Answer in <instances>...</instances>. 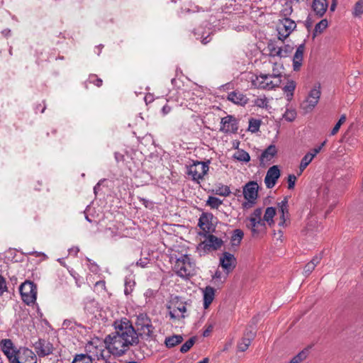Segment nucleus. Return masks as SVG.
<instances>
[{"label": "nucleus", "instance_id": "nucleus-38", "mask_svg": "<svg viewBox=\"0 0 363 363\" xmlns=\"http://www.w3.org/2000/svg\"><path fill=\"white\" fill-rule=\"evenodd\" d=\"M196 337H192L186 341L180 347V352L182 353L187 352L196 342Z\"/></svg>", "mask_w": 363, "mask_h": 363}, {"label": "nucleus", "instance_id": "nucleus-20", "mask_svg": "<svg viewBox=\"0 0 363 363\" xmlns=\"http://www.w3.org/2000/svg\"><path fill=\"white\" fill-rule=\"evenodd\" d=\"M227 99L232 103L242 106H245L249 101L246 95L238 90L230 92Z\"/></svg>", "mask_w": 363, "mask_h": 363}, {"label": "nucleus", "instance_id": "nucleus-17", "mask_svg": "<svg viewBox=\"0 0 363 363\" xmlns=\"http://www.w3.org/2000/svg\"><path fill=\"white\" fill-rule=\"evenodd\" d=\"M169 316L172 319L184 318L185 317L184 313L186 311V308L184 303L177 301L172 303V306H169Z\"/></svg>", "mask_w": 363, "mask_h": 363}, {"label": "nucleus", "instance_id": "nucleus-5", "mask_svg": "<svg viewBox=\"0 0 363 363\" xmlns=\"http://www.w3.org/2000/svg\"><path fill=\"white\" fill-rule=\"evenodd\" d=\"M135 331L139 336L146 340H150L154 336L155 328L148 315L145 313H140L135 320Z\"/></svg>", "mask_w": 363, "mask_h": 363}, {"label": "nucleus", "instance_id": "nucleus-9", "mask_svg": "<svg viewBox=\"0 0 363 363\" xmlns=\"http://www.w3.org/2000/svg\"><path fill=\"white\" fill-rule=\"evenodd\" d=\"M22 300L27 305L33 304L35 302L37 298L36 285L30 281H26L19 288Z\"/></svg>", "mask_w": 363, "mask_h": 363}, {"label": "nucleus", "instance_id": "nucleus-62", "mask_svg": "<svg viewBox=\"0 0 363 363\" xmlns=\"http://www.w3.org/2000/svg\"><path fill=\"white\" fill-rule=\"evenodd\" d=\"M6 288L5 279L0 275V291Z\"/></svg>", "mask_w": 363, "mask_h": 363}, {"label": "nucleus", "instance_id": "nucleus-43", "mask_svg": "<svg viewBox=\"0 0 363 363\" xmlns=\"http://www.w3.org/2000/svg\"><path fill=\"white\" fill-rule=\"evenodd\" d=\"M328 21L326 19H322L319 23H318L314 28V32L315 33H322L327 27H328Z\"/></svg>", "mask_w": 363, "mask_h": 363}, {"label": "nucleus", "instance_id": "nucleus-41", "mask_svg": "<svg viewBox=\"0 0 363 363\" xmlns=\"http://www.w3.org/2000/svg\"><path fill=\"white\" fill-rule=\"evenodd\" d=\"M222 201L217 197L215 196H208V199L206 201L208 206H209L211 208H218L221 204Z\"/></svg>", "mask_w": 363, "mask_h": 363}, {"label": "nucleus", "instance_id": "nucleus-15", "mask_svg": "<svg viewBox=\"0 0 363 363\" xmlns=\"http://www.w3.org/2000/svg\"><path fill=\"white\" fill-rule=\"evenodd\" d=\"M34 347L38 357H45L52 353L53 345L49 341L39 339L35 344Z\"/></svg>", "mask_w": 363, "mask_h": 363}, {"label": "nucleus", "instance_id": "nucleus-63", "mask_svg": "<svg viewBox=\"0 0 363 363\" xmlns=\"http://www.w3.org/2000/svg\"><path fill=\"white\" fill-rule=\"evenodd\" d=\"M1 33L2 35H4V36L7 37L9 35H10V33H11V30L10 29H4L1 31Z\"/></svg>", "mask_w": 363, "mask_h": 363}, {"label": "nucleus", "instance_id": "nucleus-51", "mask_svg": "<svg viewBox=\"0 0 363 363\" xmlns=\"http://www.w3.org/2000/svg\"><path fill=\"white\" fill-rule=\"evenodd\" d=\"M213 327H214V325L213 323L207 324L205 326L206 328L203 332V336L208 337L210 335V333H211V331L213 330Z\"/></svg>", "mask_w": 363, "mask_h": 363}, {"label": "nucleus", "instance_id": "nucleus-60", "mask_svg": "<svg viewBox=\"0 0 363 363\" xmlns=\"http://www.w3.org/2000/svg\"><path fill=\"white\" fill-rule=\"evenodd\" d=\"M79 251V249L78 247H74L69 250V254L74 255V256H77Z\"/></svg>", "mask_w": 363, "mask_h": 363}, {"label": "nucleus", "instance_id": "nucleus-42", "mask_svg": "<svg viewBox=\"0 0 363 363\" xmlns=\"http://www.w3.org/2000/svg\"><path fill=\"white\" fill-rule=\"evenodd\" d=\"M283 118L289 121L292 122L296 118V111L294 108H287L283 115Z\"/></svg>", "mask_w": 363, "mask_h": 363}, {"label": "nucleus", "instance_id": "nucleus-7", "mask_svg": "<svg viewBox=\"0 0 363 363\" xmlns=\"http://www.w3.org/2000/svg\"><path fill=\"white\" fill-rule=\"evenodd\" d=\"M208 164L209 162L194 161L191 164L187 166L186 174L194 182L199 184L207 174L209 169Z\"/></svg>", "mask_w": 363, "mask_h": 363}, {"label": "nucleus", "instance_id": "nucleus-49", "mask_svg": "<svg viewBox=\"0 0 363 363\" xmlns=\"http://www.w3.org/2000/svg\"><path fill=\"white\" fill-rule=\"evenodd\" d=\"M138 199H139L140 202L143 206H145V208H153L154 203H153L152 201H150L148 199H146L145 198H142V197H138Z\"/></svg>", "mask_w": 363, "mask_h": 363}, {"label": "nucleus", "instance_id": "nucleus-47", "mask_svg": "<svg viewBox=\"0 0 363 363\" xmlns=\"http://www.w3.org/2000/svg\"><path fill=\"white\" fill-rule=\"evenodd\" d=\"M150 264V259L147 257L140 259L135 262V265L142 268H145Z\"/></svg>", "mask_w": 363, "mask_h": 363}, {"label": "nucleus", "instance_id": "nucleus-24", "mask_svg": "<svg viewBox=\"0 0 363 363\" xmlns=\"http://www.w3.org/2000/svg\"><path fill=\"white\" fill-rule=\"evenodd\" d=\"M327 0H313L312 8L318 17H322L328 9Z\"/></svg>", "mask_w": 363, "mask_h": 363}, {"label": "nucleus", "instance_id": "nucleus-13", "mask_svg": "<svg viewBox=\"0 0 363 363\" xmlns=\"http://www.w3.org/2000/svg\"><path fill=\"white\" fill-rule=\"evenodd\" d=\"M236 264L237 259L235 257L228 252H224L220 256L219 264L226 274H228L235 268Z\"/></svg>", "mask_w": 363, "mask_h": 363}, {"label": "nucleus", "instance_id": "nucleus-11", "mask_svg": "<svg viewBox=\"0 0 363 363\" xmlns=\"http://www.w3.org/2000/svg\"><path fill=\"white\" fill-rule=\"evenodd\" d=\"M278 215L277 225L281 228H287L291 223L289 211L288 199L284 198L277 203Z\"/></svg>", "mask_w": 363, "mask_h": 363}, {"label": "nucleus", "instance_id": "nucleus-25", "mask_svg": "<svg viewBox=\"0 0 363 363\" xmlns=\"http://www.w3.org/2000/svg\"><path fill=\"white\" fill-rule=\"evenodd\" d=\"M203 308L207 309L215 298V289L211 286H206L203 290Z\"/></svg>", "mask_w": 363, "mask_h": 363}, {"label": "nucleus", "instance_id": "nucleus-16", "mask_svg": "<svg viewBox=\"0 0 363 363\" xmlns=\"http://www.w3.org/2000/svg\"><path fill=\"white\" fill-rule=\"evenodd\" d=\"M280 177V170L277 165L271 167L264 177V184L268 189L273 188Z\"/></svg>", "mask_w": 363, "mask_h": 363}, {"label": "nucleus", "instance_id": "nucleus-54", "mask_svg": "<svg viewBox=\"0 0 363 363\" xmlns=\"http://www.w3.org/2000/svg\"><path fill=\"white\" fill-rule=\"evenodd\" d=\"M326 142H327L326 140H324V141L320 144V145L319 147L314 148V149L312 150V152H311L312 154H314V157H315V156H316V155H317L318 153H319V152H320V151L321 150V149L323 148V147L325 145Z\"/></svg>", "mask_w": 363, "mask_h": 363}, {"label": "nucleus", "instance_id": "nucleus-8", "mask_svg": "<svg viewBox=\"0 0 363 363\" xmlns=\"http://www.w3.org/2000/svg\"><path fill=\"white\" fill-rule=\"evenodd\" d=\"M320 94V85L317 84L310 90L306 99L301 103V109L305 113L311 112L318 104Z\"/></svg>", "mask_w": 363, "mask_h": 363}, {"label": "nucleus", "instance_id": "nucleus-33", "mask_svg": "<svg viewBox=\"0 0 363 363\" xmlns=\"http://www.w3.org/2000/svg\"><path fill=\"white\" fill-rule=\"evenodd\" d=\"M233 157L240 162H248L250 160V156L248 152L242 149H238L234 153Z\"/></svg>", "mask_w": 363, "mask_h": 363}, {"label": "nucleus", "instance_id": "nucleus-27", "mask_svg": "<svg viewBox=\"0 0 363 363\" xmlns=\"http://www.w3.org/2000/svg\"><path fill=\"white\" fill-rule=\"evenodd\" d=\"M183 340L182 335H172L166 337L164 343L167 348H172L182 343Z\"/></svg>", "mask_w": 363, "mask_h": 363}, {"label": "nucleus", "instance_id": "nucleus-6", "mask_svg": "<svg viewBox=\"0 0 363 363\" xmlns=\"http://www.w3.org/2000/svg\"><path fill=\"white\" fill-rule=\"evenodd\" d=\"M259 186L256 182L252 181L247 182L243 186V196L245 199L242 203L243 209L251 208L255 203L258 197Z\"/></svg>", "mask_w": 363, "mask_h": 363}, {"label": "nucleus", "instance_id": "nucleus-50", "mask_svg": "<svg viewBox=\"0 0 363 363\" xmlns=\"http://www.w3.org/2000/svg\"><path fill=\"white\" fill-rule=\"evenodd\" d=\"M134 282L131 280L128 281L127 279L125 281V290L124 292L126 295L129 294L132 291V286Z\"/></svg>", "mask_w": 363, "mask_h": 363}, {"label": "nucleus", "instance_id": "nucleus-34", "mask_svg": "<svg viewBox=\"0 0 363 363\" xmlns=\"http://www.w3.org/2000/svg\"><path fill=\"white\" fill-rule=\"evenodd\" d=\"M253 337L254 334L252 333H250L249 337H244L238 343V347L239 351L245 352V350H247L250 345L251 344V341L253 339Z\"/></svg>", "mask_w": 363, "mask_h": 363}, {"label": "nucleus", "instance_id": "nucleus-44", "mask_svg": "<svg viewBox=\"0 0 363 363\" xmlns=\"http://www.w3.org/2000/svg\"><path fill=\"white\" fill-rule=\"evenodd\" d=\"M262 209L261 208H257L252 212L247 220H263V218H262Z\"/></svg>", "mask_w": 363, "mask_h": 363}, {"label": "nucleus", "instance_id": "nucleus-1", "mask_svg": "<svg viewBox=\"0 0 363 363\" xmlns=\"http://www.w3.org/2000/svg\"><path fill=\"white\" fill-rule=\"evenodd\" d=\"M114 328L115 331L106 336L104 339L106 353L115 357H121L130 347L139 343V338L135 328L126 318L115 321ZM105 350H101L97 353L98 359L106 360L108 355H105Z\"/></svg>", "mask_w": 363, "mask_h": 363}, {"label": "nucleus", "instance_id": "nucleus-21", "mask_svg": "<svg viewBox=\"0 0 363 363\" xmlns=\"http://www.w3.org/2000/svg\"><path fill=\"white\" fill-rule=\"evenodd\" d=\"M213 216L211 213H203L199 219L198 225L205 232H210L213 229L212 219Z\"/></svg>", "mask_w": 363, "mask_h": 363}, {"label": "nucleus", "instance_id": "nucleus-22", "mask_svg": "<svg viewBox=\"0 0 363 363\" xmlns=\"http://www.w3.org/2000/svg\"><path fill=\"white\" fill-rule=\"evenodd\" d=\"M248 220L250 221V224L247 225V227L251 230L252 236H257L260 233L265 232L266 225L264 224V220Z\"/></svg>", "mask_w": 363, "mask_h": 363}, {"label": "nucleus", "instance_id": "nucleus-55", "mask_svg": "<svg viewBox=\"0 0 363 363\" xmlns=\"http://www.w3.org/2000/svg\"><path fill=\"white\" fill-rule=\"evenodd\" d=\"M292 11V6L286 4V7L281 11V13L284 16H286L290 15Z\"/></svg>", "mask_w": 363, "mask_h": 363}, {"label": "nucleus", "instance_id": "nucleus-36", "mask_svg": "<svg viewBox=\"0 0 363 363\" xmlns=\"http://www.w3.org/2000/svg\"><path fill=\"white\" fill-rule=\"evenodd\" d=\"M308 355V350L305 349L294 356L289 363H300Z\"/></svg>", "mask_w": 363, "mask_h": 363}, {"label": "nucleus", "instance_id": "nucleus-58", "mask_svg": "<svg viewBox=\"0 0 363 363\" xmlns=\"http://www.w3.org/2000/svg\"><path fill=\"white\" fill-rule=\"evenodd\" d=\"M283 228H279L277 232H275L274 233V235L277 240H281V238L283 237L284 232L282 230Z\"/></svg>", "mask_w": 363, "mask_h": 363}, {"label": "nucleus", "instance_id": "nucleus-37", "mask_svg": "<svg viewBox=\"0 0 363 363\" xmlns=\"http://www.w3.org/2000/svg\"><path fill=\"white\" fill-rule=\"evenodd\" d=\"M363 14V0L356 2L352 10V15L354 17H359Z\"/></svg>", "mask_w": 363, "mask_h": 363}, {"label": "nucleus", "instance_id": "nucleus-52", "mask_svg": "<svg viewBox=\"0 0 363 363\" xmlns=\"http://www.w3.org/2000/svg\"><path fill=\"white\" fill-rule=\"evenodd\" d=\"M6 342H10L9 343L11 345H13V342L10 339H0V350L2 351V352L5 354V349H6Z\"/></svg>", "mask_w": 363, "mask_h": 363}, {"label": "nucleus", "instance_id": "nucleus-61", "mask_svg": "<svg viewBox=\"0 0 363 363\" xmlns=\"http://www.w3.org/2000/svg\"><path fill=\"white\" fill-rule=\"evenodd\" d=\"M162 111L163 114L166 115L171 111V107L169 105L166 104L162 107Z\"/></svg>", "mask_w": 363, "mask_h": 363}, {"label": "nucleus", "instance_id": "nucleus-46", "mask_svg": "<svg viewBox=\"0 0 363 363\" xmlns=\"http://www.w3.org/2000/svg\"><path fill=\"white\" fill-rule=\"evenodd\" d=\"M296 177L294 174H289L288 176V189H293L296 181Z\"/></svg>", "mask_w": 363, "mask_h": 363}, {"label": "nucleus", "instance_id": "nucleus-48", "mask_svg": "<svg viewBox=\"0 0 363 363\" xmlns=\"http://www.w3.org/2000/svg\"><path fill=\"white\" fill-rule=\"evenodd\" d=\"M228 275V274H226L225 272V275H223L221 272L217 270L215 272V274L213 275V279L219 280L220 281L223 282L225 280Z\"/></svg>", "mask_w": 363, "mask_h": 363}, {"label": "nucleus", "instance_id": "nucleus-35", "mask_svg": "<svg viewBox=\"0 0 363 363\" xmlns=\"http://www.w3.org/2000/svg\"><path fill=\"white\" fill-rule=\"evenodd\" d=\"M268 104L269 101L264 95L259 96L254 100V105L259 108L267 109L269 107Z\"/></svg>", "mask_w": 363, "mask_h": 363}, {"label": "nucleus", "instance_id": "nucleus-4", "mask_svg": "<svg viewBox=\"0 0 363 363\" xmlns=\"http://www.w3.org/2000/svg\"><path fill=\"white\" fill-rule=\"evenodd\" d=\"M173 269L174 272L183 279H188L196 272L195 263L187 255H184L178 258L174 263Z\"/></svg>", "mask_w": 363, "mask_h": 363}, {"label": "nucleus", "instance_id": "nucleus-19", "mask_svg": "<svg viewBox=\"0 0 363 363\" xmlns=\"http://www.w3.org/2000/svg\"><path fill=\"white\" fill-rule=\"evenodd\" d=\"M305 50L304 43L300 44L294 55L292 62H293V69L295 72H298L300 70L303 60V52Z\"/></svg>", "mask_w": 363, "mask_h": 363}, {"label": "nucleus", "instance_id": "nucleus-10", "mask_svg": "<svg viewBox=\"0 0 363 363\" xmlns=\"http://www.w3.org/2000/svg\"><path fill=\"white\" fill-rule=\"evenodd\" d=\"M296 28V23L294 21L286 17L280 19L277 25L278 39L283 42Z\"/></svg>", "mask_w": 363, "mask_h": 363}, {"label": "nucleus", "instance_id": "nucleus-14", "mask_svg": "<svg viewBox=\"0 0 363 363\" xmlns=\"http://www.w3.org/2000/svg\"><path fill=\"white\" fill-rule=\"evenodd\" d=\"M238 130V123L237 119L231 116L228 115L222 118L220 121V131L225 133H234Z\"/></svg>", "mask_w": 363, "mask_h": 363}, {"label": "nucleus", "instance_id": "nucleus-30", "mask_svg": "<svg viewBox=\"0 0 363 363\" xmlns=\"http://www.w3.org/2000/svg\"><path fill=\"white\" fill-rule=\"evenodd\" d=\"M296 86V83L295 81L288 80L286 84L283 87V91L286 94V98L288 101H291Z\"/></svg>", "mask_w": 363, "mask_h": 363}, {"label": "nucleus", "instance_id": "nucleus-53", "mask_svg": "<svg viewBox=\"0 0 363 363\" xmlns=\"http://www.w3.org/2000/svg\"><path fill=\"white\" fill-rule=\"evenodd\" d=\"M89 80L91 82L94 83L98 87L102 85V79L100 78H96V76H91L89 77Z\"/></svg>", "mask_w": 363, "mask_h": 363}, {"label": "nucleus", "instance_id": "nucleus-56", "mask_svg": "<svg viewBox=\"0 0 363 363\" xmlns=\"http://www.w3.org/2000/svg\"><path fill=\"white\" fill-rule=\"evenodd\" d=\"M87 260L90 262L89 269L92 272L96 273L99 271V266L96 264L94 263V262L92 263L89 259H87Z\"/></svg>", "mask_w": 363, "mask_h": 363}, {"label": "nucleus", "instance_id": "nucleus-23", "mask_svg": "<svg viewBox=\"0 0 363 363\" xmlns=\"http://www.w3.org/2000/svg\"><path fill=\"white\" fill-rule=\"evenodd\" d=\"M277 150L274 145H270L262 153L259 157L261 163L265 164L271 161L277 155Z\"/></svg>", "mask_w": 363, "mask_h": 363}, {"label": "nucleus", "instance_id": "nucleus-59", "mask_svg": "<svg viewBox=\"0 0 363 363\" xmlns=\"http://www.w3.org/2000/svg\"><path fill=\"white\" fill-rule=\"evenodd\" d=\"M341 125L340 123H337L330 132V135H335L340 130Z\"/></svg>", "mask_w": 363, "mask_h": 363}, {"label": "nucleus", "instance_id": "nucleus-64", "mask_svg": "<svg viewBox=\"0 0 363 363\" xmlns=\"http://www.w3.org/2000/svg\"><path fill=\"white\" fill-rule=\"evenodd\" d=\"M115 158H116V161L118 162V161L123 160V156L121 154H120V153L116 152L115 153Z\"/></svg>", "mask_w": 363, "mask_h": 363}, {"label": "nucleus", "instance_id": "nucleus-18", "mask_svg": "<svg viewBox=\"0 0 363 363\" xmlns=\"http://www.w3.org/2000/svg\"><path fill=\"white\" fill-rule=\"evenodd\" d=\"M99 231L104 234V238L116 240L122 237L121 233L119 231L118 228L113 223H110L108 227L104 228H99Z\"/></svg>", "mask_w": 363, "mask_h": 363}, {"label": "nucleus", "instance_id": "nucleus-26", "mask_svg": "<svg viewBox=\"0 0 363 363\" xmlns=\"http://www.w3.org/2000/svg\"><path fill=\"white\" fill-rule=\"evenodd\" d=\"M322 259V255H317L313 257V259L308 262L303 269V272L306 276H308L315 268V267L320 263Z\"/></svg>", "mask_w": 363, "mask_h": 363}, {"label": "nucleus", "instance_id": "nucleus-45", "mask_svg": "<svg viewBox=\"0 0 363 363\" xmlns=\"http://www.w3.org/2000/svg\"><path fill=\"white\" fill-rule=\"evenodd\" d=\"M230 194V190L228 186H222L216 189V194L220 196H228Z\"/></svg>", "mask_w": 363, "mask_h": 363}, {"label": "nucleus", "instance_id": "nucleus-32", "mask_svg": "<svg viewBox=\"0 0 363 363\" xmlns=\"http://www.w3.org/2000/svg\"><path fill=\"white\" fill-rule=\"evenodd\" d=\"M314 157V154H312L311 152H308L304 155V157L301 160L298 176H300L302 174V172L305 170L307 166L312 162Z\"/></svg>", "mask_w": 363, "mask_h": 363}, {"label": "nucleus", "instance_id": "nucleus-57", "mask_svg": "<svg viewBox=\"0 0 363 363\" xmlns=\"http://www.w3.org/2000/svg\"><path fill=\"white\" fill-rule=\"evenodd\" d=\"M95 287L96 289L101 288V290L105 291L106 290V283L104 281H96L95 284Z\"/></svg>", "mask_w": 363, "mask_h": 363}, {"label": "nucleus", "instance_id": "nucleus-2", "mask_svg": "<svg viewBox=\"0 0 363 363\" xmlns=\"http://www.w3.org/2000/svg\"><path fill=\"white\" fill-rule=\"evenodd\" d=\"M282 75L280 72L273 67L272 74H260L251 77V85L255 89L272 90L281 84Z\"/></svg>", "mask_w": 363, "mask_h": 363}, {"label": "nucleus", "instance_id": "nucleus-12", "mask_svg": "<svg viewBox=\"0 0 363 363\" xmlns=\"http://www.w3.org/2000/svg\"><path fill=\"white\" fill-rule=\"evenodd\" d=\"M267 48L270 57H279L280 58L288 57L294 50V47L289 44L279 45L277 42L272 40L268 43Z\"/></svg>", "mask_w": 363, "mask_h": 363}, {"label": "nucleus", "instance_id": "nucleus-29", "mask_svg": "<svg viewBox=\"0 0 363 363\" xmlns=\"http://www.w3.org/2000/svg\"><path fill=\"white\" fill-rule=\"evenodd\" d=\"M277 214L276 208L274 207H267L265 209L264 214L263 216V220L264 224L267 223L269 226H272L274 224V218Z\"/></svg>", "mask_w": 363, "mask_h": 363}, {"label": "nucleus", "instance_id": "nucleus-40", "mask_svg": "<svg viewBox=\"0 0 363 363\" xmlns=\"http://www.w3.org/2000/svg\"><path fill=\"white\" fill-rule=\"evenodd\" d=\"M261 121L257 119L251 118L249 121L248 130L252 133H257L259 130Z\"/></svg>", "mask_w": 363, "mask_h": 363}, {"label": "nucleus", "instance_id": "nucleus-3", "mask_svg": "<svg viewBox=\"0 0 363 363\" xmlns=\"http://www.w3.org/2000/svg\"><path fill=\"white\" fill-rule=\"evenodd\" d=\"M9 342L5 345V356L9 363H37L36 354L31 350L24 348L20 352Z\"/></svg>", "mask_w": 363, "mask_h": 363}, {"label": "nucleus", "instance_id": "nucleus-39", "mask_svg": "<svg viewBox=\"0 0 363 363\" xmlns=\"http://www.w3.org/2000/svg\"><path fill=\"white\" fill-rule=\"evenodd\" d=\"M72 363H92V359L87 354H77Z\"/></svg>", "mask_w": 363, "mask_h": 363}, {"label": "nucleus", "instance_id": "nucleus-28", "mask_svg": "<svg viewBox=\"0 0 363 363\" xmlns=\"http://www.w3.org/2000/svg\"><path fill=\"white\" fill-rule=\"evenodd\" d=\"M206 245L213 250H218L223 245V240L213 235H208L206 239Z\"/></svg>", "mask_w": 363, "mask_h": 363}, {"label": "nucleus", "instance_id": "nucleus-31", "mask_svg": "<svg viewBox=\"0 0 363 363\" xmlns=\"http://www.w3.org/2000/svg\"><path fill=\"white\" fill-rule=\"evenodd\" d=\"M244 237V233L240 229H235L233 231L230 238V243L233 247H238Z\"/></svg>", "mask_w": 363, "mask_h": 363}]
</instances>
